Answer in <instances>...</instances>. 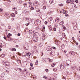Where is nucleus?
Wrapping results in <instances>:
<instances>
[{"label":"nucleus","mask_w":80,"mask_h":80,"mask_svg":"<svg viewBox=\"0 0 80 80\" xmlns=\"http://www.w3.org/2000/svg\"><path fill=\"white\" fill-rule=\"evenodd\" d=\"M17 62L18 64H20L21 63V61L19 60H18Z\"/></svg>","instance_id":"a211bd4d"},{"label":"nucleus","mask_w":80,"mask_h":80,"mask_svg":"<svg viewBox=\"0 0 80 80\" xmlns=\"http://www.w3.org/2000/svg\"><path fill=\"white\" fill-rule=\"evenodd\" d=\"M8 35L9 36V37L10 36H12V34H10V33H9L8 34Z\"/></svg>","instance_id":"8fccbe9b"},{"label":"nucleus","mask_w":80,"mask_h":80,"mask_svg":"<svg viewBox=\"0 0 80 80\" xmlns=\"http://www.w3.org/2000/svg\"><path fill=\"white\" fill-rule=\"evenodd\" d=\"M42 39L45 40L47 38V36L45 35L44 34H42Z\"/></svg>","instance_id":"39448f33"},{"label":"nucleus","mask_w":80,"mask_h":80,"mask_svg":"<svg viewBox=\"0 0 80 80\" xmlns=\"http://www.w3.org/2000/svg\"><path fill=\"white\" fill-rule=\"evenodd\" d=\"M44 23L45 24V25H47V24L48 23V22L47 21H45L44 22Z\"/></svg>","instance_id":"a878e982"},{"label":"nucleus","mask_w":80,"mask_h":80,"mask_svg":"<svg viewBox=\"0 0 80 80\" xmlns=\"http://www.w3.org/2000/svg\"><path fill=\"white\" fill-rule=\"evenodd\" d=\"M57 74L54 73V76L55 77H57Z\"/></svg>","instance_id":"cd10ccee"},{"label":"nucleus","mask_w":80,"mask_h":80,"mask_svg":"<svg viewBox=\"0 0 80 80\" xmlns=\"http://www.w3.org/2000/svg\"><path fill=\"white\" fill-rule=\"evenodd\" d=\"M72 40H75V38H74V37H72Z\"/></svg>","instance_id":"774afa93"},{"label":"nucleus","mask_w":80,"mask_h":80,"mask_svg":"<svg viewBox=\"0 0 80 80\" xmlns=\"http://www.w3.org/2000/svg\"><path fill=\"white\" fill-rule=\"evenodd\" d=\"M23 20H26L27 21V20H28V18L25 17H23L22 18Z\"/></svg>","instance_id":"4468645a"},{"label":"nucleus","mask_w":80,"mask_h":80,"mask_svg":"<svg viewBox=\"0 0 80 80\" xmlns=\"http://www.w3.org/2000/svg\"><path fill=\"white\" fill-rule=\"evenodd\" d=\"M8 14H7V13H6L5 15L4 16L5 17H7V16H8Z\"/></svg>","instance_id":"473e14b6"},{"label":"nucleus","mask_w":80,"mask_h":80,"mask_svg":"<svg viewBox=\"0 0 80 80\" xmlns=\"http://www.w3.org/2000/svg\"><path fill=\"white\" fill-rule=\"evenodd\" d=\"M13 11H16L17 10V8L16 7H14L12 8Z\"/></svg>","instance_id":"f8f14e48"},{"label":"nucleus","mask_w":80,"mask_h":80,"mask_svg":"<svg viewBox=\"0 0 80 80\" xmlns=\"http://www.w3.org/2000/svg\"><path fill=\"white\" fill-rule=\"evenodd\" d=\"M64 23V22L63 21L61 22L59 24L60 25H62Z\"/></svg>","instance_id":"dca6fc26"},{"label":"nucleus","mask_w":80,"mask_h":80,"mask_svg":"<svg viewBox=\"0 0 80 80\" xmlns=\"http://www.w3.org/2000/svg\"><path fill=\"white\" fill-rule=\"evenodd\" d=\"M45 71L46 72H48V69H45Z\"/></svg>","instance_id":"49530a36"},{"label":"nucleus","mask_w":80,"mask_h":80,"mask_svg":"<svg viewBox=\"0 0 80 80\" xmlns=\"http://www.w3.org/2000/svg\"><path fill=\"white\" fill-rule=\"evenodd\" d=\"M10 50H11V51H13V48H10L9 49Z\"/></svg>","instance_id":"79ce46f5"},{"label":"nucleus","mask_w":80,"mask_h":80,"mask_svg":"<svg viewBox=\"0 0 80 80\" xmlns=\"http://www.w3.org/2000/svg\"><path fill=\"white\" fill-rule=\"evenodd\" d=\"M53 52L52 51L50 53V55H53Z\"/></svg>","instance_id":"c85d7f7f"},{"label":"nucleus","mask_w":80,"mask_h":80,"mask_svg":"<svg viewBox=\"0 0 80 80\" xmlns=\"http://www.w3.org/2000/svg\"><path fill=\"white\" fill-rule=\"evenodd\" d=\"M33 40L35 42L38 41V38L36 37L35 38H33Z\"/></svg>","instance_id":"423d86ee"},{"label":"nucleus","mask_w":80,"mask_h":80,"mask_svg":"<svg viewBox=\"0 0 80 80\" xmlns=\"http://www.w3.org/2000/svg\"><path fill=\"white\" fill-rule=\"evenodd\" d=\"M74 1L73 0H70V3H71V4H73L74 3Z\"/></svg>","instance_id":"2eb2a0df"},{"label":"nucleus","mask_w":80,"mask_h":80,"mask_svg":"<svg viewBox=\"0 0 80 80\" xmlns=\"http://www.w3.org/2000/svg\"><path fill=\"white\" fill-rule=\"evenodd\" d=\"M36 6H37V5H38V3H37V2H36Z\"/></svg>","instance_id":"09e8293b"},{"label":"nucleus","mask_w":80,"mask_h":80,"mask_svg":"<svg viewBox=\"0 0 80 80\" xmlns=\"http://www.w3.org/2000/svg\"><path fill=\"white\" fill-rule=\"evenodd\" d=\"M67 3H70V1L69 0H67L66 2Z\"/></svg>","instance_id":"4be33fe9"},{"label":"nucleus","mask_w":80,"mask_h":80,"mask_svg":"<svg viewBox=\"0 0 80 80\" xmlns=\"http://www.w3.org/2000/svg\"><path fill=\"white\" fill-rule=\"evenodd\" d=\"M53 62V60L51 59V61H50V60H49V62Z\"/></svg>","instance_id":"6e6d98bb"},{"label":"nucleus","mask_w":80,"mask_h":80,"mask_svg":"<svg viewBox=\"0 0 80 80\" xmlns=\"http://www.w3.org/2000/svg\"><path fill=\"white\" fill-rule=\"evenodd\" d=\"M68 12L67 11H65L64 12H63V14H65L66 13H67Z\"/></svg>","instance_id":"a19ab883"},{"label":"nucleus","mask_w":80,"mask_h":80,"mask_svg":"<svg viewBox=\"0 0 80 80\" xmlns=\"http://www.w3.org/2000/svg\"><path fill=\"white\" fill-rule=\"evenodd\" d=\"M48 27L50 31H52V26H51V25L48 26Z\"/></svg>","instance_id":"9b49d317"},{"label":"nucleus","mask_w":80,"mask_h":80,"mask_svg":"<svg viewBox=\"0 0 80 80\" xmlns=\"http://www.w3.org/2000/svg\"><path fill=\"white\" fill-rule=\"evenodd\" d=\"M55 27L57 28V27H58V24H55Z\"/></svg>","instance_id":"e433bc0d"},{"label":"nucleus","mask_w":80,"mask_h":80,"mask_svg":"<svg viewBox=\"0 0 80 80\" xmlns=\"http://www.w3.org/2000/svg\"><path fill=\"white\" fill-rule=\"evenodd\" d=\"M36 6H37V5H38V3H37V2H36Z\"/></svg>","instance_id":"de8ad7c7"},{"label":"nucleus","mask_w":80,"mask_h":80,"mask_svg":"<svg viewBox=\"0 0 80 80\" xmlns=\"http://www.w3.org/2000/svg\"><path fill=\"white\" fill-rule=\"evenodd\" d=\"M18 69L19 70H20V71H21L22 72V69H21V68H19Z\"/></svg>","instance_id":"bf43d9fd"},{"label":"nucleus","mask_w":80,"mask_h":80,"mask_svg":"<svg viewBox=\"0 0 80 80\" xmlns=\"http://www.w3.org/2000/svg\"><path fill=\"white\" fill-rule=\"evenodd\" d=\"M3 9H0V12H3Z\"/></svg>","instance_id":"3c124183"},{"label":"nucleus","mask_w":80,"mask_h":80,"mask_svg":"<svg viewBox=\"0 0 80 80\" xmlns=\"http://www.w3.org/2000/svg\"><path fill=\"white\" fill-rule=\"evenodd\" d=\"M43 28L44 29V30H45V26H43Z\"/></svg>","instance_id":"e2e57ef3"},{"label":"nucleus","mask_w":80,"mask_h":80,"mask_svg":"<svg viewBox=\"0 0 80 80\" xmlns=\"http://www.w3.org/2000/svg\"><path fill=\"white\" fill-rule=\"evenodd\" d=\"M1 57L2 58L4 57H5V54H4L3 53L1 55Z\"/></svg>","instance_id":"393cba45"},{"label":"nucleus","mask_w":80,"mask_h":80,"mask_svg":"<svg viewBox=\"0 0 80 80\" xmlns=\"http://www.w3.org/2000/svg\"><path fill=\"white\" fill-rule=\"evenodd\" d=\"M39 33L38 32L35 33L33 35L34 37H36L37 38H38V37H39Z\"/></svg>","instance_id":"7ed1b4c3"},{"label":"nucleus","mask_w":80,"mask_h":80,"mask_svg":"<svg viewBox=\"0 0 80 80\" xmlns=\"http://www.w3.org/2000/svg\"><path fill=\"white\" fill-rule=\"evenodd\" d=\"M53 30L54 32H55V31H56V28H53Z\"/></svg>","instance_id":"ea45409f"},{"label":"nucleus","mask_w":80,"mask_h":80,"mask_svg":"<svg viewBox=\"0 0 80 80\" xmlns=\"http://www.w3.org/2000/svg\"><path fill=\"white\" fill-rule=\"evenodd\" d=\"M65 64L64 63H62L61 64L60 68L62 70H63L65 68Z\"/></svg>","instance_id":"f03ea898"},{"label":"nucleus","mask_w":80,"mask_h":80,"mask_svg":"<svg viewBox=\"0 0 80 80\" xmlns=\"http://www.w3.org/2000/svg\"><path fill=\"white\" fill-rule=\"evenodd\" d=\"M59 6H60L61 7H63V4H59Z\"/></svg>","instance_id":"4c0bfd02"},{"label":"nucleus","mask_w":80,"mask_h":80,"mask_svg":"<svg viewBox=\"0 0 80 80\" xmlns=\"http://www.w3.org/2000/svg\"><path fill=\"white\" fill-rule=\"evenodd\" d=\"M43 9H44V10L46 9V6H44L43 8Z\"/></svg>","instance_id":"72a5a7b5"},{"label":"nucleus","mask_w":80,"mask_h":80,"mask_svg":"<svg viewBox=\"0 0 80 80\" xmlns=\"http://www.w3.org/2000/svg\"><path fill=\"white\" fill-rule=\"evenodd\" d=\"M23 5L25 7H27V4L24 3Z\"/></svg>","instance_id":"412c9836"},{"label":"nucleus","mask_w":80,"mask_h":80,"mask_svg":"<svg viewBox=\"0 0 80 80\" xmlns=\"http://www.w3.org/2000/svg\"><path fill=\"white\" fill-rule=\"evenodd\" d=\"M63 35H64V37H66V36L65 35V33H62V37L63 38H64V37H63Z\"/></svg>","instance_id":"f704fd0d"},{"label":"nucleus","mask_w":80,"mask_h":80,"mask_svg":"<svg viewBox=\"0 0 80 80\" xmlns=\"http://www.w3.org/2000/svg\"><path fill=\"white\" fill-rule=\"evenodd\" d=\"M38 61H36L35 63V64L36 65H38Z\"/></svg>","instance_id":"7c9ffc66"},{"label":"nucleus","mask_w":80,"mask_h":80,"mask_svg":"<svg viewBox=\"0 0 80 80\" xmlns=\"http://www.w3.org/2000/svg\"><path fill=\"white\" fill-rule=\"evenodd\" d=\"M71 68H72V70H75V68H74V67H72Z\"/></svg>","instance_id":"603ef678"},{"label":"nucleus","mask_w":80,"mask_h":80,"mask_svg":"<svg viewBox=\"0 0 80 80\" xmlns=\"http://www.w3.org/2000/svg\"><path fill=\"white\" fill-rule=\"evenodd\" d=\"M42 61L43 62H46V60H45V59H43L42 60Z\"/></svg>","instance_id":"37998d69"},{"label":"nucleus","mask_w":80,"mask_h":80,"mask_svg":"<svg viewBox=\"0 0 80 80\" xmlns=\"http://www.w3.org/2000/svg\"><path fill=\"white\" fill-rule=\"evenodd\" d=\"M43 78H45V79H47V77L45 76H43Z\"/></svg>","instance_id":"a18cd8bd"},{"label":"nucleus","mask_w":80,"mask_h":80,"mask_svg":"<svg viewBox=\"0 0 80 80\" xmlns=\"http://www.w3.org/2000/svg\"><path fill=\"white\" fill-rule=\"evenodd\" d=\"M30 67H33V63H30Z\"/></svg>","instance_id":"5701e85b"},{"label":"nucleus","mask_w":80,"mask_h":80,"mask_svg":"<svg viewBox=\"0 0 80 80\" xmlns=\"http://www.w3.org/2000/svg\"><path fill=\"white\" fill-rule=\"evenodd\" d=\"M47 50H48V51H49V50H52V47L50 46H48L47 48Z\"/></svg>","instance_id":"0eeeda50"},{"label":"nucleus","mask_w":80,"mask_h":80,"mask_svg":"<svg viewBox=\"0 0 80 80\" xmlns=\"http://www.w3.org/2000/svg\"><path fill=\"white\" fill-rule=\"evenodd\" d=\"M30 9L31 10H34V8L32 7Z\"/></svg>","instance_id":"c756f323"},{"label":"nucleus","mask_w":80,"mask_h":80,"mask_svg":"<svg viewBox=\"0 0 80 80\" xmlns=\"http://www.w3.org/2000/svg\"><path fill=\"white\" fill-rule=\"evenodd\" d=\"M75 2L76 3H78V1L77 0H76L75 1Z\"/></svg>","instance_id":"680f3d73"},{"label":"nucleus","mask_w":80,"mask_h":80,"mask_svg":"<svg viewBox=\"0 0 80 80\" xmlns=\"http://www.w3.org/2000/svg\"><path fill=\"white\" fill-rule=\"evenodd\" d=\"M12 51H16V49L15 48H12Z\"/></svg>","instance_id":"2f4dec72"},{"label":"nucleus","mask_w":80,"mask_h":80,"mask_svg":"<svg viewBox=\"0 0 80 80\" xmlns=\"http://www.w3.org/2000/svg\"><path fill=\"white\" fill-rule=\"evenodd\" d=\"M3 65H6V66H8L10 65V63L8 62H6L3 63Z\"/></svg>","instance_id":"20e7f679"},{"label":"nucleus","mask_w":80,"mask_h":80,"mask_svg":"<svg viewBox=\"0 0 80 80\" xmlns=\"http://www.w3.org/2000/svg\"><path fill=\"white\" fill-rule=\"evenodd\" d=\"M15 11V14H17V13H18V12H17V11Z\"/></svg>","instance_id":"4d7b16f0"},{"label":"nucleus","mask_w":80,"mask_h":80,"mask_svg":"<svg viewBox=\"0 0 80 80\" xmlns=\"http://www.w3.org/2000/svg\"><path fill=\"white\" fill-rule=\"evenodd\" d=\"M52 20H53V18H52V17H51L49 19V20H50V21H52Z\"/></svg>","instance_id":"b1692460"},{"label":"nucleus","mask_w":80,"mask_h":80,"mask_svg":"<svg viewBox=\"0 0 80 80\" xmlns=\"http://www.w3.org/2000/svg\"><path fill=\"white\" fill-rule=\"evenodd\" d=\"M30 25V23H26V24H25V25L26 26H28V25Z\"/></svg>","instance_id":"58836bf2"},{"label":"nucleus","mask_w":80,"mask_h":80,"mask_svg":"<svg viewBox=\"0 0 80 80\" xmlns=\"http://www.w3.org/2000/svg\"><path fill=\"white\" fill-rule=\"evenodd\" d=\"M52 48L53 49H56L57 48H55V47H52Z\"/></svg>","instance_id":"13d9d810"},{"label":"nucleus","mask_w":80,"mask_h":80,"mask_svg":"<svg viewBox=\"0 0 80 80\" xmlns=\"http://www.w3.org/2000/svg\"><path fill=\"white\" fill-rule=\"evenodd\" d=\"M34 24L40 25L41 24V21H40V20H37L36 21L34 22Z\"/></svg>","instance_id":"f257e3e1"},{"label":"nucleus","mask_w":80,"mask_h":80,"mask_svg":"<svg viewBox=\"0 0 80 80\" xmlns=\"http://www.w3.org/2000/svg\"><path fill=\"white\" fill-rule=\"evenodd\" d=\"M62 28H63V30H66V28L64 26H62Z\"/></svg>","instance_id":"6ab92c4d"},{"label":"nucleus","mask_w":80,"mask_h":80,"mask_svg":"<svg viewBox=\"0 0 80 80\" xmlns=\"http://www.w3.org/2000/svg\"><path fill=\"white\" fill-rule=\"evenodd\" d=\"M18 37L20 36V33H18Z\"/></svg>","instance_id":"052dcab7"},{"label":"nucleus","mask_w":80,"mask_h":80,"mask_svg":"<svg viewBox=\"0 0 80 80\" xmlns=\"http://www.w3.org/2000/svg\"><path fill=\"white\" fill-rule=\"evenodd\" d=\"M65 17H68V15L67 14H66L65 15Z\"/></svg>","instance_id":"69168bd1"},{"label":"nucleus","mask_w":80,"mask_h":80,"mask_svg":"<svg viewBox=\"0 0 80 80\" xmlns=\"http://www.w3.org/2000/svg\"><path fill=\"white\" fill-rule=\"evenodd\" d=\"M10 26H9L8 27V29H10V28H11V27H10Z\"/></svg>","instance_id":"864d4df0"},{"label":"nucleus","mask_w":80,"mask_h":80,"mask_svg":"<svg viewBox=\"0 0 80 80\" xmlns=\"http://www.w3.org/2000/svg\"><path fill=\"white\" fill-rule=\"evenodd\" d=\"M29 35H31L32 34V30H31L29 31Z\"/></svg>","instance_id":"ddd939ff"},{"label":"nucleus","mask_w":80,"mask_h":80,"mask_svg":"<svg viewBox=\"0 0 80 80\" xmlns=\"http://www.w3.org/2000/svg\"><path fill=\"white\" fill-rule=\"evenodd\" d=\"M10 36H9L8 35L7 36V38H10Z\"/></svg>","instance_id":"338daca9"},{"label":"nucleus","mask_w":80,"mask_h":80,"mask_svg":"<svg viewBox=\"0 0 80 80\" xmlns=\"http://www.w3.org/2000/svg\"><path fill=\"white\" fill-rule=\"evenodd\" d=\"M63 11H64V10H63V9L61 10L60 11V12H63Z\"/></svg>","instance_id":"5fc2aeb1"},{"label":"nucleus","mask_w":80,"mask_h":80,"mask_svg":"<svg viewBox=\"0 0 80 80\" xmlns=\"http://www.w3.org/2000/svg\"><path fill=\"white\" fill-rule=\"evenodd\" d=\"M12 17H15V14L14 13H12V15H11Z\"/></svg>","instance_id":"f3484780"},{"label":"nucleus","mask_w":80,"mask_h":80,"mask_svg":"<svg viewBox=\"0 0 80 80\" xmlns=\"http://www.w3.org/2000/svg\"><path fill=\"white\" fill-rule=\"evenodd\" d=\"M49 80H54V79H53L50 78H49Z\"/></svg>","instance_id":"0e129e2a"},{"label":"nucleus","mask_w":80,"mask_h":80,"mask_svg":"<svg viewBox=\"0 0 80 80\" xmlns=\"http://www.w3.org/2000/svg\"><path fill=\"white\" fill-rule=\"evenodd\" d=\"M75 53L74 52L71 51L69 52V54H70V55H75Z\"/></svg>","instance_id":"6e6552de"},{"label":"nucleus","mask_w":80,"mask_h":80,"mask_svg":"<svg viewBox=\"0 0 80 80\" xmlns=\"http://www.w3.org/2000/svg\"><path fill=\"white\" fill-rule=\"evenodd\" d=\"M60 20V18H57L55 19L56 22H58Z\"/></svg>","instance_id":"1a4fd4ad"},{"label":"nucleus","mask_w":80,"mask_h":80,"mask_svg":"<svg viewBox=\"0 0 80 80\" xmlns=\"http://www.w3.org/2000/svg\"><path fill=\"white\" fill-rule=\"evenodd\" d=\"M52 67H53L55 66V64H52L51 65Z\"/></svg>","instance_id":"c03bdc74"},{"label":"nucleus","mask_w":80,"mask_h":80,"mask_svg":"<svg viewBox=\"0 0 80 80\" xmlns=\"http://www.w3.org/2000/svg\"><path fill=\"white\" fill-rule=\"evenodd\" d=\"M53 0H50L49 1V2H50V4H52V3H53Z\"/></svg>","instance_id":"aec40b11"},{"label":"nucleus","mask_w":80,"mask_h":80,"mask_svg":"<svg viewBox=\"0 0 80 80\" xmlns=\"http://www.w3.org/2000/svg\"><path fill=\"white\" fill-rule=\"evenodd\" d=\"M34 69V67H31L29 68V70H32V69Z\"/></svg>","instance_id":"bb28decb"},{"label":"nucleus","mask_w":80,"mask_h":80,"mask_svg":"<svg viewBox=\"0 0 80 80\" xmlns=\"http://www.w3.org/2000/svg\"><path fill=\"white\" fill-rule=\"evenodd\" d=\"M66 63L68 64H70L71 63V61L69 60H67L66 61Z\"/></svg>","instance_id":"9d476101"},{"label":"nucleus","mask_w":80,"mask_h":80,"mask_svg":"<svg viewBox=\"0 0 80 80\" xmlns=\"http://www.w3.org/2000/svg\"><path fill=\"white\" fill-rule=\"evenodd\" d=\"M38 28H39L38 27H36L35 28V29H36V30H38Z\"/></svg>","instance_id":"c9c22d12"}]
</instances>
